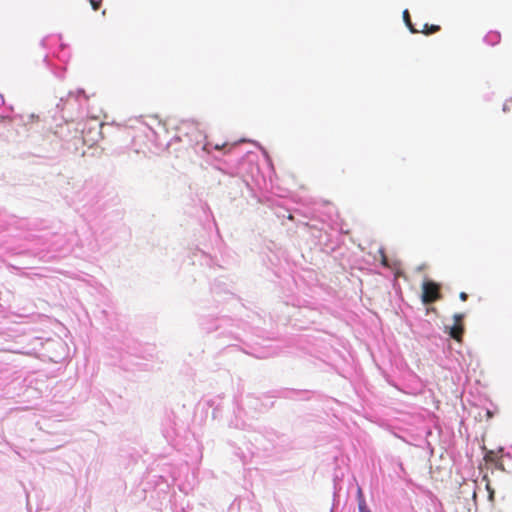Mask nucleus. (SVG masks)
Instances as JSON below:
<instances>
[{"label": "nucleus", "instance_id": "1", "mask_svg": "<svg viewBox=\"0 0 512 512\" xmlns=\"http://www.w3.org/2000/svg\"><path fill=\"white\" fill-rule=\"evenodd\" d=\"M441 298L440 286L432 281H426L422 285V302L433 303Z\"/></svg>", "mask_w": 512, "mask_h": 512}, {"label": "nucleus", "instance_id": "2", "mask_svg": "<svg viewBox=\"0 0 512 512\" xmlns=\"http://www.w3.org/2000/svg\"><path fill=\"white\" fill-rule=\"evenodd\" d=\"M483 449L485 450V454H484L485 462L493 464L498 469L504 470L502 462L500 460V455H499V453L502 451V449H500L499 451L486 450L485 447Z\"/></svg>", "mask_w": 512, "mask_h": 512}, {"label": "nucleus", "instance_id": "3", "mask_svg": "<svg viewBox=\"0 0 512 512\" xmlns=\"http://www.w3.org/2000/svg\"><path fill=\"white\" fill-rule=\"evenodd\" d=\"M464 333V326L462 323H455L449 331L450 336L456 341L460 342Z\"/></svg>", "mask_w": 512, "mask_h": 512}, {"label": "nucleus", "instance_id": "4", "mask_svg": "<svg viewBox=\"0 0 512 512\" xmlns=\"http://www.w3.org/2000/svg\"><path fill=\"white\" fill-rule=\"evenodd\" d=\"M501 40V35L498 31H490L486 34L485 36V41L489 44V45H497Z\"/></svg>", "mask_w": 512, "mask_h": 512}, {"label": "nucleus", "instance_id": "5", "mask_svg": "<svg viewBox=\"0 0 512 512\" xmlns=\"http://www.w3.org/2000/svg\"><path fill=\"white\" fill-rule=\"evenodd\" d=\"M403 20L406 24V26L409 28V30L412 32V33H418L419 30H417L414 25L412 24V21H411V18H410V14L408 12V10H404L403 12Z\"/></svg>", "mask_w": 512, "mask_h": 512}, {"label": "nucleus", "instance_id": "6", "mask_svg": "<svg viewBox=\"0 0 512 512\" xmlns=\"http://www.w3.org/2000/svg\"><path fill=\"white\" fill-rule=\"evenodd\" d=\"M440 29L441 28L439 25L424 24L423 29L420 32H422L425 35H430V34L440 31Z\"/></svg>", "mask_w": 512, "mask_h": 512}, {"label": "nucleus", "instance_id": "7", "mask_svg": "<svg viewBox=\"0 0 512 512\" xmlns=\"http://www.w3.org/2000/svg\"><path fill=\"white\" fill-rule=\"evenodd\" d=\"M228 146H229V145H228V143H225V142H224V143H222V144H219V143L215 144V145L213 146V148H214L215 150H223V149H225V148H226V147H228Z\"/></svg>", "mask_w": 512, "mask_h": 512}, {"label": "nucleus", "instance_id": "8", "mask_svg": "<svg viewBox=\"0 0 512 512\" xmlns=\"http://www.w3.org/2000/svg\"><path fill=\"white\" fill-rule=\"evenodd\" d=\"M453 318H454L455 323H462L464 314H460V313L455 314Z\"/></svg>", "mask_w": 512, "mask_h": 512}, {"label": "nucleus", "instance_id": "9", "mask_svg": "<svg viewBox=\"0 0 512 512\" xmlns=\"http://www.w3.org/2000/svg\"><path fill=\"white\" fill-rule=\"evenodd\" d=\"M90 3H91V6L93 8V10H98L99 7H100V2L99 1H95V0H90Z\"/></svg>", "mask_w": 512, "mask_h": 512}, {"label": "nucleus", "instance_id": "10", "mask_svg": "<svg viewBox=\"0 0 512 512\" xmlns=\"http://www.w3.org/2000/svg\"><path fill=\"white\" fill-rule=\"evenodd\" d=\"M459 298L462 300V301H466L467 298H468V295L465 293V292H461L459 294Z\"/></svg>", "mask_w": 512, "mask_h": 512}, {"label": "nucleus", "instance_id": "11", "mask_svg": "<svg viewBox=\"0 0 512 512\" xmlns=\"http://www.w3.org/2000/svg\"><path fill=\"white\" fill-rule=\"evenodd\" d=\"M359 509L360 512H370L369 510L366 509L365 505H360Z\"/></svg>", "mask_w": 512, "mask_h": 512}, {"label": "nucleus", "instance_id": "12", "mask_svg": "<svg viewBox=\"0 0 512 512\" xmlns=\"http://www.w3.org/2000/svg\"><path fill=\"white\" fill-rule=\"evenodd\" d=\"M382 264H383L384 266H388L387 259H386V257H385V256H383Z\"/></svg>", "mask_w": 512, "mask_h": 512}, {"label": "nucleus", "instance_id": "13", "mask_svg": "<svg viewBox=\"0 0 512 512\" xmlns=\"http://www.w3.org/2000/svg\"><path fill=\"white\" fill-rule=\"evenodd\" d=\"M493 497H494V492H493V491H490V494H489V498H490V500H493Z\"/></svg>", "mask_w": 512, "mask_h": 512}]
</instances>
